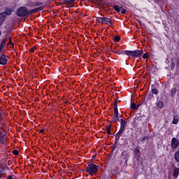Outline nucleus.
<instances>
[{
  "label": "nucleus",
  "instance_id": "5",
  "mask_svg": "<svg viewBox=\"0 0 179 179\" xmlns=\"http://www.w3.org/2000/svg\"><path fill=\"white\" fill-rule=\"evenodd\" d=\"M97 19L99 23H101V24H104L105 23V24L111 26V20H110V18L98 17Z\"/></svg>",
  "mask_w": 179,
  "mask_h": 179
},
{
  "label": "nucleus",
  "instance_id": "34",
  "mask_svg": "<svg viewBox=\"0 0 179 179\" xmlns=\"http://www.w3.org/2000/svg\"><path fill=\"white\" fill-rule=\"evenodd\" d=\"M2 36V31H0V37Z\"/></svg>",
  "mask_w": 179,
  "mask_h": 179
},
{
  "label": "nucleus",
  "instance_id": "30",
  "mask_svg": "<svg viewBox=\"0 0 179 179\" xmlns=\"http://www.w3.org/2000/svg\"><path fill=\"white\" fill-rule=\"evenodd\" d=\"M108 135H111V132L109 130H107Z\"/></svg>",
  "mask_w": 179,
  "mask_h": 179
},
{
  "label": "nucleus",
  "instance_id": "38",
  "mask_svg": "<svg viewBox=\"0 0 179 179\" xmlns=\"http://www.w3.org/2000/svg\"><path fill=\"white\" fill-rule=\"evenodd\" d=\"M1 50H2V49L0 48V52H1Z\"/></svg>",
  "mask_w": 179,
  "mask_h": 179
},
{
  "label": "nucleus",
  "instance_id": "37",
  "mask_svg": "<svg viewBox=\"0 0 179 179\" xmlns=\"http://www.w3.org/2000/svg\"><path fill=\"white\" fill-rule=\"evenodd\" d=\"M134 124H137L136 121H134Z\"/></svg>",
  "mask_w": 179,
  "mask_h": 179
},
{
  "label": "nucleus",
  "instance_id": "21",
  "mask_svg": "<svg viewBox=\"0 0 179 179\" xmlns=\"http://www.w3.org/2000/svg\"><path fill=\"white\" fill-rule=\"evenodd\" d=\"M43 5V2H36L34 3V6H41Z\"/></svg>",
  "mask_w": 179,
  "mask_h": 179
},
{
  "label": "nucleus",
  "instance_id": "25",
  "mask_svg": "<svg viewBox=\"0 0 179 179\" xmlns=\"http://www.w3.org/2000/svg\"><path fill=\"white\" fill-rule=\"evenodd\" d=\"M114 108H118V106L117 105V101L114 102Z\"/></svg>",
  "mask_w": 179,
  "mask_h": 179
},
{
  "label": "nucleus",
  "instance_id": "16",
  "mask_svg": "<svg viewBox=\"0 0 179 179\" xmlns=\"http://www.w3.org/2000/svg\"><path fill=\"white\" fill-rule=\"evenodd\" d=\"M113 8H114L116 12H117V13H120L121 12L120 8V6H114Z\"/></svg>",
  "mask_w": 179,
  "mask_h": 179
},
{
  "label": "nucleus",
  "instance_id": "10",
  "mask_svg": "<svg viewBox=\"0 0 179 179\" xmlns=\"http://www.w3.org/2000/svg\"><path fill=\"white\" fill-rule=\"evenodd\" d=\"M117 121H120L118 113H114L112 122H117Z\"/></svg>",
  "mask_w": 179,
  "mask_h": 179
},
{
  "label": "nucleus",
  "instance_id": "39",
  "mask_svg": "<svg viewBox=\"0 0 179 179\" xmlns=\"http://www.w3.org/2000/svg\"><path fill=\"white\" fill-rule=\"evenodd\" d=\"M157 1H160V0H157Z\"/></svg>",
  "mask_w": 179,
  "mask_h": 179
},
{
  "label": "nucleus",
  "instance_id": "29",
  "mask_svg": "<svg viewBox=\"0 0 179 179\" xmlns=\"http://www.w3.org/2000/svg\"><path fill=\"white\" fill-rule=\"evenodd\" d=\"M137 120H138V121H142V117H138Z\"/></svg>",
  "mask_w": 179,
  "mask_h": 179
},
{
  "label": "nucleus",
  "instance_id": "15",
  "mask_svg": "<svg viewBox=\"0 0 179 179\" xmlns=\"http://www.w3.org/2000/svg\"><path fill=\"white\" fill-rule=\"evenodd\" d=\"M112 52H115V54H124V52H125V51H120V50H114V49H112Z\"/></svg>",
  "mask_w": 179,
  "mask_h": 179
},
{
  "label": "nucleus",
  "instance_id": "6",
  "mask_svg": "<svg viewBox=\"0 0 179 179\" xmlns=\"http://www.w3.org/2000/svg\"><path fill=\"white\" fill-rule=\"evenodd\" d=\"M179 145V141L175 137L171 139V146L172 149H177Z\"/></svg>",
  "mask_w": 179,
  "mask_h": 179
},
{
  "label": "nucleus",
  "instance_id": "7",
  "mask_svg": "<svg viewBox=\"0 0 179 179\" xmlns=\"http://www.w3.org/2000/svg\"><path fill=\"white\" fill-rule=\"evenodd\" d=\"M6 62H8V59H6L5 54L3 53L0 58V65H6Z\"/></svg>",
  "mask_w": 179,
  "mask_h": 179
},
{
  "label": "nucleus",
  "instance_id": "35",
  "mask_svg": "<svg viewBox=\"0 0 179 179\" xmlns=\"http://www.w3.org/2000/svg\"><path fill=\"white\" fill-rule=\"evenodd\" d=\"M41 132H44V130L41 129Z\"/></svg>",
  "mask_w": 179,
  "mask_h": 179
},
{
  "label": "nucleus",
  "instance_id": "33",
  "mask_svg": "<svg viewBox=\"0 0 179 179\" xmlns=\"http://www.w3.org/2000/svg\"><path fill=\"white\" fill-rule=\"evenodd\" d=\"M31 51L32 52H34V48L31 49Z\"/></svg>",
  "mask_w": 179,
  "mask_h": 179
},
{
  "label": "nucleus",
  "instance_id": "24",
  "mask_svg": "<svg viewBox=\"0 0 179 179\" xmlns=\"http://www.w3.org/2000/svg\"><path fill=\"white\" fill-rule=\"evenodd\" d=\"M120 12H121L122 15H125L127 13V10L122 9V10Z\"/></svg>",
  "mask_w": 179,
  "mask_h": 179
},
{
  "label": "nucleus",
  "instance_id": "13",
  "mask_svg": "<svg viewBox=\"0 0 179 179\" xmlns=\"http://www.w3.org/2000/svg\"><path fill=\"white\" fill-rule=\"evenodd\" d=\"M8 40V38H4L1 43V47H5V44H6V41Z\"/></svg>",
  "mask_w": 179,
  "mask_h": 179
},
{
  "label": "nucleus",
  "instance_id": "19",
  "mask_svg": "<svg viewBox=\"0 0 179 179\" xmlns=\"http://www.w3.org/2000/svg\"><path fill=\"white\" fill-rule=\"evenodd\" d=\"M163 106H164L163 102L162 101L158 102L157 103L158 108H163Z\"/></svg>",
  "mask_w": 179,
  "mask_h": 179
},
{
  "label": "nucleus",
  "instance_id": "17",
  "mask_svg": "<svg viewBox=\"0 0 179 179\" xmlns=\"http://www.w3.org/2000/svg\"><path fill=\"white\" fill-rule=\"evenodd\" d=\"M131 108H132V110H136V108H138V106H136V104L135 103H131Z\"/></svg>",
  "mask_w": 179,
  "mask_h": 179
},
{
  "label": "nucleus",
  "instance_id": "22",
  "mask_svg": "<svg viewBox=\"0 0 179 179\" xmlns=\"http://www.w3.org/2000/svg\"><path fill=\"white\" fill-rule=\"evenodd\" d=\"M13 155H15V156H17V155H19V151H17V150H14L13 151Z\"/></svg>",
  "mask_w": 179,
  "mask_h": 179
},
{
  "label": "nucleus",
  "instance_id": "14",
  "mask_svg": "<svg viewBox=\"0 0 179 179\" xmlns=\"http://www.w3.org/2000/svg\"><path fill=\"white\" fill-rule=\"evenodd\" d=\"M172 124H178V117H173Z\"/></svg>",
  "mask_w": 179,
  "mask_h": 179
},
{
  "label": "nucleus",
  "instance_id": "31",
  "mask_svg": "<svg viewBox=\"0 0 179 179\" xmlns=\"http://www.w3.org/2000/svg\"><path fill=\"white\" fill-rule=\"evenodd\" d=\"M110 129H111V126H110V127H108L107 128V131H110Z\"/></svg>",
  "mask_w": 179,
  "mask_h": 179
},
{
  "label": "nucleus",
  "instance_id": "28",
  "mask_svg": "<svg viewBox=\"0 0 179 179\" xmlns=\"http://www.w3.org/2000/svg\"><path fill=\"white\" fill-rule=\"evenodd\" d=\"M9 44H12V38L11 37L9 38Z\"/></svg>",
  "mask_w": 179,
  "mask_h": 179
},
{
  "label": "nucleus",
  "instance_id": "3",
  "mask_svg": "<svg viewBox=\"0 0 179 179\" xmlns=\"http://www.w3.org/2000/svg\"><path fill=\"white\" fill-rule=\"evenodd\" d=\"M125 55L128 57H132L133 58H138V57H142V54H143V50H125L123 52Z\"/></svg>",
  "mask_w": 179,
  "mask_h": 179
},
{
  "label": "nucleus",
  "instance_id": "4",
  "mask_svg": "<svg viewBox=\"0 0 179 179\" xmlns=\"http://www.w3.org/2000/svg\"><path fill=\"white\" fill-rule=\"evenodd\" d=\"M86 170L90 176H93V174H96V173H97L99 168H97V165L94 164H90L88 165Z\"/></svg>",
  "mask_w": 179,
  "mask_h": 179
},
{
  "label": "nucleus",
  "instance_id": "12",
  "mask_svg": "<svg viewBox=\"0 0 179 179\" xmlns=\"http://www.w3.org/2000/svg\"><path fill=\"white\" fill-rule=\"evenodd\" d=\"M176 93H177V89L176 87L172 88L171 90V97H174V96H176Z\"/></svg>",
  "mask_w": 179,
  "mask_h": 179
},
{
  "label": "nucleus",
  "instance_id": "2",
  "mask_svg": "<svg viewBox=\"0 0 179 179\" xmlns=\"http://www.w3.org/2000/svg\"><path fill=\"white\" fill-rule=\"evenodd\" d=\"M126 127H127V121H125L123 119H121L120 120V128L119 131H117V133L115 135V138L117 141H120V138H121V136H122V134L125 131Z\"/></svg>",
  "mask_w": 179,
  "mask_h": 179
},
{
  "label": "nucleus",
  "instance_id": "36",
  "mask_svg": "<svg viewBox=\"0 0 179 179\" xmlns=\"http://www.w3.org/2000/svg\"><path fill=\"white\" fill-rule=\"evenodd\" d=\"M120 117H121V115H119V118H120Z\"/></svg>",
  "mask_w": 179,
  "mask_h": 179
},
{
  "label": "nucleus",
  "instance_id": "23",
  "mask_svg": "<svg viewBox=\"0 0 179 179\" xmlns=\"http://www.w3.org/2000/svg\"><path fill=\"white\" fill-rule=\"evenodd\" d=\"M148 57H149V54H148V53H145V54L143 55V59H146V58H148Z\"/></svg>",
  "mask_w": 179,
  "mask_h": 179
},
{
  "label": "nucleus",
  "instance_id": "20",
  "mask_svg": "<svg viewBox=\"0 0 179 179\" xmlns=\"http://www.w3.org/2000/svg\"><path fill=\"white\" fill-rule=\"evenodd\" d=\"M113 40H114V41H116V43H118V41H120V36H115Z\"/></svg>",
  "mask_w": 179,
  "mask_h": 179
},
{
  "label": "nucleus",
  "instance_id": "18",
  "mask_svg": "<svg viewBox=\"0 0 179 179\" xmlns=\"http://www.w3.org/2000/svg\"><path fill=\"white\" fill-rule=\"evenodd\" d=\"M151 93L152 94H157L158 93H159V90H156V89H152V90H151Z\"/></svg>",
  "mask_w": 179,
  "mask_h": 179
},
{
  "label": "nucleus",
  "instance_id": "9",
  "mask_svg": "<svg viewBox=\"0 0 179 179\" xmlns=\"http://www.w3.org/2000/svg\"><path fill=\"white\" fill-rule=\"evenodd\" d=\"M179 176V169L175 168L173 170V177L175 179H177Z\"/></svg>",
  "mask_w": 179,
  "mask_h": 179
},
{
  "label": "nucleus",
  "instance_id": "32",
  "mask_svg": "<svg viewBox=\"0 0 179 179\" xmlns=\"http://www.w3.org/2000/svg\"><path fill=\"white\" fill-rule=\"evenodd\" d=\"M119 8H120V11H122V9H124V8H122V6H120V7H119Z\"/></svg>",
  "mask_w": 179,
  "mask_h": 179
},
{
  "label": "nucleus",
  "instance_id": "1",
  "mask_svg": "<svg viewBox=\"0 0 179 179\" xmlns=\"http://www.w3.org/2000/svg\"><path fill=\"white\" fill-rule=\"evenodd\" d=\"M41 10H43V7H38V8H36L35 9H33V10H31L30 11H29V10H27V8L22 6L17 9V15L20 17H23L24 16H27V15H30L32 13H37V12H40Z\"/></svg>",
  "mask_w": 179,
  "mask_h": 179
},
{
  "label": "nucleus",
  "instance_id": "11",
  "mask_svg": "<svg viewBox=\"0 0 179 179\" xmlns=\"http://www.w3.org/2000/svg\"><path fill=\"white\" fill-rule=\"evenodd\" d=\"M0 143L3 145L5 143V134H3L2 132H0Z\"/></svg>",
  "mask_w": 179,
  "mask_h": 179
},
{
  "label": "nucleus",
  "instance_id": "8",
  "mask_svg": "<svg viewBox=\"0 0 179 179\" xmlns=\"http://www.w3.org/2000/svg\"><path fill=\"white\" fill-rule=\"evenodd\" d=\"M6 16V13H0V27L2 26V23L5 22Z\"/></svg>",
  "mask_w": 179,
  "mask_h": 179
},
{
  "label": "nucleus",
  "instance_id": "26",
  "mask_svg": "<svg viewBox=\"0 0 179 179\" xmlns=\"http://www.w3.org/2000/svg\"><path fill=\"white\" fill-rule=\"evenodd\" d=\"M114 113H118V108H114Z\"/></svg>",
  "mask_w": 179,
  "mask_h": 179
},
{
  "label": "nucleus",
  "instance_id": "27",
  "mask_svg": "<svg viewBox=\"0 0 179 179\" xmlns=\"http://www.w3.org/2000/svg\"><path fill=\"white\" fill-rule=\"evenodd\" d=\"M2 118H3V115H2V113H0V122L2 120Z\"/></svg>",
  "mask_w": 179,
  "mask_h": 179
}]
</instances>
